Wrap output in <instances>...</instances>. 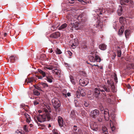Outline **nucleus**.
Listing matches in <instances>:
<instances>
[{
    "label": "nucleus",
    "instance_id": "1",
    "mask_svg": "<svg viewBox=\"0 0 134 134\" xmlns=\"http://www.w3.org/2000/svg\"><path fill=\"white\" fill-rule=\"evenodd\" d=\"M45 113L42 115H40L39 116H37L36 118L38 121L41 122L46 121H49L51 119L50 114L48 112V110L46 108L44 109Z\"/></svg>",
    "mask_w": 134,
    "mask_h": 134
},
{
    "label": "nucleus",
    "instance_id": "2",
    "mask_svg": "<svg viewBox=\"0 0 134 134\" xmlns=\"http://www.w3.org/2000/svg\"><path fill=\"white\" fill-rule=\"evenodd\" d=\"M52 104L56 112H59L61 110V103L58 99L54 98L52 100Z\"/></svg>",
    "mask_w": 134,
    "mask_h": 134
},
{
    "label": "nucleus",
    "instance_id": "3",
    "mask_svg": "<svg viewBox=\"0 0 134 134\" xmlns=\"http://www.w3.org/2000/svg\"><path fill=\"white\" fill-rule=\"evenodd\" d=\"M120 4L122 5H128L129 4L130 5H132L133 4V2L132 0H120Z\"/></svg>",
    "mask_w": 134,
    "mask_h": 134
},
{
    "label": "nucleus",
    "instance_id": "4",
    "mask_svg": "<svg viewBox=\"0 0 134 134\" xmlns=\"http://www.w3.org/2000/svg\"><path fill=\"white\" fill-rule=\"evenodd\" d=\"M72 28H74L76 30L81 29H82L83 26V25H81L80 23H75L72 25Z\"/></svg>",
    "mask_w": 134,
    "mask_h": 134
},
{
    "label": "nucleus",
    "instance_id": "5",
    "mask_svg": "<svg viewBox=\"0 0 134 134\" xmlns=\"http://www.w3.org/2000/svg\"><path fill=\"white\" fill-rule=\"evenodd\" d=\"M90 126L91 128L93 131H98V126L96 122H90Z\"/></svg>",
    "mask_w": 134,
    "mask_h": 134
},
{
    "label": "nucleus",
    "instance_id": "6",
    "mask_svg": "<svg viewBox=\"0 0 134 134\" xmlns=\"http://www.w3.org/2000/svg\"><path fill=\"white\" fill-rule=\"evenodd\" d=\"M99 111L98 110L95 109L91 112L90 116L93 118H95L99 115Z\"/></svg>",
    "mask_w": 134,
    "mask_h": 134
},
{
    "label": "nucleus",
    "instance_id": "7",
    "mask_svg": "<svg viewBox=\"0 0 134 134\" xmlns=\"http://www.w3.org/2000/svg\"><path fill=\"white\" fill-rule=\"evenodd\" d=\"M60 33L59 32H54L50 36V37L54 38H56L60 36Z\"/></svg>",
    "mask_w": 134,
    "mask_h": 134
},
{
    "label": "nucleus",
    "instance_id": "8",
    "mask_svg": "<svg viewBox=\"0 0 134 134\" xmlns=\"http://www.w3.org/2000/svg\"><path fill=\"white\" fill-rule=\"evenodd\" d=\"M70 116L71 117L73 118H74L75 119H76L77 122H78V120L80 121L81 120V119L79 118H76V115L75 114V112L74 110H73L71 111Z\"/></svg>",
    "mask_w": 134,
    "mask_h": 134
},
{
    "label": "nucleus",
    "instance_id": "9",
    "mask_svg": "<svg viewBox=\"0 0 134 134\" xmlns=\"http://www.w3.org/2000/svg\"><path fill=\"white\" fill-rule=\"evenodd\" d=\"M104 117L106 121H108L109 119V115L108 110L107 109H106L104 111Z\"/></svg>",
    "mask_w": 134,
    "mask_h": 134
},
{
    "label": "nucleus",
    "instance_id": "10",
    "mask_svg": "<svg viewBox=\"0 0 134 134\" xmlns=\"http://www.w3.org/2000/svg\"><path fill=\"white\" fill-rule=\"evenodd\" d=\"M9 59H10V62L11 63H14L18 60V58L15 55L10 56Z\"/></svg>",
    "mask_w": 134,
    "mask_h": 134
},
{
    "label": "nucleus",
    "instance_id": "11",
    "mask_svg": "<svg viewBox=\"0 0 134 134\" xmlns=\"http://www.w3.org/2000/svg\"><path fill=\"white\" fill-rule=\"evenodd\" d=\"M58 122L59 126L61 127L63 126L64 125L63 121V118L60 116H59L58 117Z\"/></svg>",
    "mask_w": 134,
    "mask_h": 134
},
{
    "label": "nucleus",
    "instance_id": "12",
    "mask_svg": "<svg viewBox=\"0 0 134 134\" xmlns=\"http://www.w3.org/2000/svg\"><path fill=\"white\" fill-rule=\"evenodd\" d=\"M78 44L79 42H78L77 39H75L73 42L71 46L73 48L75 49L76 47L78 45Z\"/></svg>",
    "mask_w": 134,
    "mask_h": 134
},
{
    "label": "nucleus",
    "instance_id": "13",
    "mask_svg": "<svg viewBox=\"0 0 134 134\" xmlns=\"http://www.w3.org/2000/svg\"><path fill=\"white\" fill-rule=\"evenodd\" d=\"M46 78H45L48 82L51 83L52 82V79L53 78L52 76L48 75H46Z\"/></svg>",
    "mask_w": 134,
    "mask_h": 134
},
{
    "label": "nucleus",
    "instance_id": "14",
    "mask_svg": "<svg viewBox=\"0 0 134 134\" xmlns=\"http://www.w3.org/2000/svg\"><path fill=\"white\" fill-rule=\"evenodd\" d=\"M94 94L96 98H98L99 95L100 94V90L98 88H96L94 90Z\"/></svg>",
    "mask_w": 134,
    "mask_h": 134
},
{
    "label": "nucleus",
    "instance_id": "15",
    "mask_svg": "<svg viewBox=\"0 0 134 134\" xmlns=\"http://www.w3.org/2000/svg\"><path fill=\"white\" fill-rule=\"evenodd\" d=\"M57 65H58L57 64H56L55 65H50L48 67H46L45 69H47L50 70H53V69H54L57 67Z\"/></svg>",
    "mask_w": 134,
    "mask_h": 134
},
{
    "label": "nucleus",
    "instance_id": "16",
    "mask_svg": "<svg viewBox=\"0 0 134 134\" xmlns=\"http://www.w3.org/2000/svg\"><path fill=\"white\" fill-rule=\"evenodd\" d=\"M118 14L119 15H121L122 13V7L121 6H119L117 10Z\"/></svg>",
    "mask_w": 134,
    "mask_h": 134
},
{
    "label": "nucleus",
    "instance_id": "17",
    "mask_svg": "<svg viewBox=\"0 0 134 134\" xmlns=\"http://www.w3.org/2000/svg\"><path fill=\"white\" fill-rule=\"evenodd\" d=\"M52 71L53 73H55V74L56 75H60V70L57 69L56 68L52 70Z\"/></svg>",
    "mask_w": 134,
    "mask_h": 134
},
{
    "label": "nucleus",
    "instance_id": "18",
    "mask_svg": "<svg viewBox=\"0 0 134 134\" xmlns=\"http://www.w3.org/2000/svg\"><path fill=\"white\" fill-rule=\"evenodd\" d=\"M99 48L102 50H104L106 49L107 45L105 44H100L99 45Z\"/></svg>",
    "mask_w": 134,
    "mask_h": 134
},
{
    "label": "nucleus",
    "instance_id": "19",
    "mask_svg": "<svg viewBox=\"0 0 134 134\" xmlns=\"http://www.w3.org/2000/svg\"><path fill=\"white\" fill-rule=\"evenodd\" d=\"M36 80L35 77H31L28 79L27 83H31L32 82H36Z\"/></svg>",
    "mask_w": 134,
    "mask_h": 134
},
{
    "label": "nucleus",
    "instance_id": "20",
    "mask_svg": "<svg viewBox=\"0 0 134 134\" xmlns=\"http://www.w3.org/2000/svg\"><path fill=\"white\" fill-rule=\"evenodd\" d=\"M102 22H100V21H98L96 24V25L95 26V27H98L99 29L102 28Z\"/></svg>",
    "mask_w": 134,
    "mask_h": 134
},
{
    "label": "nucleus",
    "instance_id": "21",
    "mask_svg": "<svg viewBox=\"0 0 134 134\" xmlns=\"http://www.w3.org/2000/svg\"><path fill=\"white\" fill-rule=\"evenodd\" d=\"M67 26V24L65 23L62 25L59 28V30H64Z\"/></svg>",
    "mask_w": 134,
    "mask_h": 134
},
{
    "label": "nucleus",
    "instance_id": "22",
    "mask_svg": "<svg viewBox=\"0 0 134 134\" xmlns=\"http://www.w3.org/2000/svg\"><path fill=\"white\" fill-rule=\"evenodd\" d=\"M112 120H110V123L111 122V123L113 125H115L116 124V122L115 118L113 116L112 117Z\"/></svg>",
    "mask_w": 134,
    "mask_h": 134
},
{
    "label": "nucleus",
    "instance_id": "23",
    "mask_svg": "<svg viewBox=\"0 0 134 134\" xmlns=\"http://www.w3.org/2000/svg\"><path fill=\"white\" fill-rule=\"evenodd\" d=\"M38 71L40 74H42L43 77H46V75H47L44 72L40 69H38Z\"/></svg>",
    "mask_w": 134,
    "mask_h": 134
},
{
    "label": "nucleus",
    "instance_id": "24",
    "mask_svg": "<svg viewBox=\"0 0 134 134\" xmlns=\"http://www.w3.org/2000/svg\"><path fill=\"white\" fill-rule=\"evenodd\" d=\"M124 27L123 26H122L119 31V35H121L122 34L124 31Z\"/></svg>",
    "mask_w": 134,
    "mask_h": 134
},
{
    "label": "nucleus",
    "instance_id": "25",
    "mask_svg": "<svg viewBox=\"0 0 134 134\" xmlns=\"http://www.w3.org/2000/svg\"><path fill=\"white\" fill-rule=\"evenodd\" d=\"M103 88L104 89V90L107 92H110V90L109 88L106 85H104L103 86Z\"/></svg>",
    "mask_w": 134,
    "mask_h": 134
},
{
    "label": "nucleus",
    "instance_id": "26",
    "mask_svg": "<svg viewBox=\"0 0 134 134\" xmlns=\"http://www.w3.org/2000/svg\"><path fill=\"white\" fill-rule=\"evenodd\" d=\"M34 94L36 96H38L40 95V93L37 90L34 89L33 90Z\"/></svg>",
    "mask_w": 134,
    "mask_h": 134
},
{
    "label": "nucleus",
    "instance_id": "27",
    "mask_svg": "<svg viewBox=\"0 0 134 134\" xmlns=\"http://www.w3.org/2000/svg\"><path fill=\"white\" fill-rule=\"evenodd\" d=\"M88 79H86L85 80H84L82 86H86L88 84Z\"/></svg>",
    "mask_w": 134,
    "mask_h": 134
},
{
    "label": "nucleus",
    "instance_id": "28",
    "mask_svg": "<svg viewBox=\"0 0 134 134\" xmlns=\"http://www.w3.org/2000/svg\"><path fill=\"white\" fill-rule=\"evenodd\" d=\"M125 36L126 38H128L130 34L129 31L128 30H126L125 32Z\"/></svg>",
    "mask_w": 134,
    "mask_h": 134
},
{
    "label": "nucleus",
    "instance_id": "29",
    "mask_svg": "<svg viewBox=\"0 0 134 134\" xmlns=\"http://www.w3.org/2000/svg\"><path fill=\"white\" fill-rule=\"evenodd\" d=\"M40 85H42L44 88H45L48 86V84L46 83L41 82L40 83Z\"/></svg>",
    "mask_w": 134,
    "mask_h": 134
},
{
    "label": "nucleus",
    "instance_id": "30",
    "mask_svg": "<svg viewBox=\"0 0 134 134\" xmlns=\"http://www.w3.org/2000/svg\"><path fill=\"white\" fill-rule=\"evenodd\" d=\"M80 94L82 96H85V90H84L82 89H81V90L80 91Z\"/></svg>",
    "mask_w": 134,
    "mask_h": 134
},
{
    "label": "nucleus",
    "instance_id": "31",
    "mask_svg": "<svg viewBox=\"0 0 134 134\" xmlns=\"http://www.w3.org/2000/svg\"><path fill=\"white\" fill-rule=\"evenodd\" d=\"M120 22V23H124L125 21V18H124L123 17H120L119 19Z\"/></svg>",
    "mask_w": 134,
    "mask_h": 134
},
{
    "label": "nucleus",
    "instance_id": "32",
    "mask_svg": "<svg viewBox=\"0 0 134 134\" xmlns=\"http://www.w3.org/2000/svg\"><path fill=\"white\" fill-rule=\"evenodd\" d=\"M95 59V60L97 62H100V59L99 58V56L98 55H96Z\"/></svg>",
    "mask_w": 134,
    "mask_h": 134
},
{
    "label": "nucleus",
    "instance_id": "33",
    "mask_svg": "<svg viewBox=\"0 0 134 134\" xmlns=\"http://www.w3.org/2000/svg\"><path fill=\"white\" fill-rule=\"evenodd\" d=\"M70 81L71 82H72V83L73 84H75V83L74 82V79H73V77L71 76H70Z\"/></svg>",
    "mask_w": 134,
    "mask_h": 134
},
{
    "label": "nucleus",
    "instance_id": "34",
    "mask_svg": "<svg viewBox=\"0 0 134 134\" xmlns=\"http://www.w3.org/2000/svg\"><path fill=\"white\" fill-rule=\"evenodd\" d=\"M56 53L58 54H60L62 53L61 50L58 48H57L56 50Z\"/></svg>",
    "mask_w": 134,
    "mask_h": 134
},
{
    "label": "nucleus",
    "instance_id": "35",
    "mask_svg": "<svg viewBox=\"0 0 134 134\" xmlns=\"http://www.w3.org/2000/svg\"><path fill=\"white\" fill-rule=\"evenodd\" d=\"M24 130L26 132H28V128L26 125H25L23 127Z\"/></svg>",
    "mask_w": 134,
    "mask_h": 134
},
{
    "label": "nucleus",
    "instance_id": "36",
    "mask_svg": "<svg viewBox=\"0 0 134 134\" xmlns=\"http://www.w3.org/2000/svg\"><path fill=\"white\" fill-rule=\"evenodd\" d=\"M81 114L82 116H86L87 113L85 110H82L81 111Z\"/></svg>",
    "mask_w": 134,
    "mask_h": 134
},
{
    "label": "nucleus",
    "instance_id": "37",
    "mask_svg": "<svg viewBox=\"0 0 134 134\" xmlns=\"http://www.w3.org/2000/svg\"><path fill=\"white\" fill-rule=\"evenodd\" d=\"M81 3L83 4H85L84 3L87 4L88 3H89V1L88 0H82L81 2Z\"/></svg>",
    "mask_w": 134,
    "mask_h": 134
},
{
    "label": "nucleus",
    "instance_id": "38",
    "mask_svg": "<svg viewBox=\"0 0 134 134\" xmlns=\"http://www.w3.org/2000/svg\"><path fill=\"white\" fill-rule=\"evenodd\" d=\"M102 130L103 132H108L107 129L105 126H103L102 127Z\"/></svg>",
    "mask_w": 134,
    "mask_h": 134
},
{
    "label": "nucleus",
    "instance_id": "39",
    "mask_svg": "<svg viewBox=\"0 0 134 134\" xmlns=\"http://www.w3.org/2000/svg\"><path fill=\"white\" fill-rule=\"evenodd\" d=\"M117 52L118 54V56L119 57H120L121 56V51L120 50H118Z\"/></svg>",
    "mask_w": 134,
    "mask_h": 134
},
{
    "label": "nucleus",
    "instance_id": "40",
    "mask_svg": "<svg viewBox=\"0 0 134 134\" xmlns=\"http://www.w3.org/2000/svg\"><path fill=\"white\" fill-rule=\"evenodd\" d=\"M83 106H84L86 107H87L89 106V104L88 102L84 101L83 103Z\"/></svg>",
    "mask_w": 134,
    "mask_h": 134
},
{
    "label": "nucleus",
    "instance_id": "41",
    "mask_svg": "<svg viewBox=\"0 0 134 134\" xmlns=\"http://www.w3.org/2000/svg\"><path fill=\"white\" fill-rule=\"evenodd\" d=\"M25 105L24 104H21L20 105V108H23V109H24L25 111H27V110L25 108Z\"/></svg>",
    "mask_w": 134,
    "mask_h": 134
},
{
    "label": "nucleus",
    "instance_id": "42",
    "mask_svg": "<svg viewBox=\"0 0 134 134\" xmlns=\"http://www.w3.org/2000/svg\"><path fill=\"white\" fill-rule=\"evenodd\" d=\"M66 17L69 21H72V20L71 18V15L70 14H68L67 16H66Z\"/></svg>",
    "mask_w": 134,
    "mask_h": 134
},
{
    "label": "nucleus",
    "instance_id": "43",
    "mask_svg": "<svg viewBox=\"0 0 134 134\" xmlns=\"http://www.w3.org/2000/svg\"><path fill=\"white\" fill-rule=\"evenodd\" d=\"M81 132V129H79L77 131L74 132V133L75 134H80Z\"/></svg>",
    "mask_w": 134,
    "mask_h": 134
},
{
    "label": "nucleus",
    "instance_id": "44",
    "mask_svg": "<svg viewBox=\"0 0 134 134\" xmlns=\"http://www.w3.org/2000/svg\"><path fill=\"white\" fill-rule=\"evenodd\" d=\"M33 86L35 87V88L37 89L40 91H42L41 88L38 86H36L35 85H34Z\"/></svg>",
    "mask_w": 134,
    "mask_h": 134
},
{
    "label": "nucleus",
    "instance_id": "45",
    "mask_svg": "<svg viewBox=\"0 0 134 134\" xmlns=\"http://www.w3.org/2000/svg\"><path fill=\"white\" fill-rule=\"evenodd\" d=\"M107 82L108 84L110 85L114 83L112 81H111V80H108Z\"/></svg>",
    "mask_w": 134,
    "mask_h": 134
},
{
    "label": "nucleus",
    "instance_id": "46",
    "mask_svg": "<svg viewBox=\"0 0 134 134\" xmlns=\"http://www.w3.org/2000/svg\"><path fill=\"white\" fill-rule=\"evenodd\" d=\"M90 60L91 62H94L95 61V58L93 57H91L90 59Z\"/></svg>",
    "mask_w": 134,
    "mask_h": 134
},
{
    "label": "nucleus",
    "instance_id": "47",
    "mask_svg": "<svg viewBox=\"0 0 134 134\" xmlns=\"http://www.w3.org/2000/svg\"><path fill=\"white\" fill-rule=\"evenodd\" d=\"M111 119L112 118V117H114L115 118V113L113 111L111 112Z\"/></svg>",
    "mask_w": 134,
    "mask_h": 134
},
{
    "label": "nucleus",
    "instance_id": "48",
    "mask_svg": "<svg viewBox=\"0 0 134 134\" xmlns=\"http://www.w3.org/2000/svg\"><path fill=\"white\" fill-rule=\"evenodd\" d=\"M110 125L111 130L113 131L115 129V125H113V126H111V122L110 123Z\"/></svg>",
    "mask_w": 134,
    "mask_h": 134
},
{
    "label": "nucleus",
    "instance_id": "49",
    "mask_svg": "<svg viewBox=\"0 0 134 134\" xmlns=\"http://www.w3.org/2000/svg\"><path fill=\"white\" fill-rule=\"evenodd\" d=\"M73 129L74 130H73V131L74 132H74H76L77 131V127L76 126H74L73 127Z\"/></svg>",
    "mask_w": 134,
    "mask_h": 134
},
{
    "label": "nucleus",
    "instance_id": "50",
    "mask_svg": "<svg viewBox=\"0 0 134 134\" xmlns=\"http://www.w3.org/2000/svg\"><path fill=\"white\" fill-rule=\"evenodd\" d=\"M24 116H25L26 119L30 118V116L27 114L26 113H24Z\"/></svg>",
    "mask_w": 134,
    "mask_h": 134
},
{
    "label": "nucleus",
    "instance_id": "51",
    "mask_svg": "<svg viewBox=\"0 0 134 134\" xmlns=\"http://www.w3.org/2000/svg\"><path fill=\"white\" fill-rule=\"evenodd\" d=\"M83 80H84L83 79H80L79 80V83L82 86V84L83 83Z\"/></svg>",
    "mask_w": 134,
    "mask_h": 134
},
{
    "label": "nucleus",
    "instance_id": "52",
    "mask_svg": "<svg viewBox=\"0 0 134 134\" xmlns=\"http://www.w3.org/2000/svg\"><path fill=\"white\" fill-rule=\"evenodd\" d=\"M114 79L115 81V82L117 83L118 82V79H117V77L116 75V74L114 76Z\"/></svg>",
    "mask_w": 134,
    "mask_h": 134
},
{
    "label": "nucleus",
    "instance_id": "53",
    "mask_svg": "<svg viewBox=\"0 0 134 134\" xmlns=\"http://www.w3.org/2000/svg\"><path fill=\"white\" fill-rule=\"evenodd\" d=\"M110 86L111 87V88L112 90H114L115 88V86L114 83L110 85Z\"/></svg>",
    "mask_w": 134,
    "mask_h": 134
},
{
    "label": "nucleus",
    "instance_id": "54",
    "mask_svg": "<svg viewBox=\"0 0 134 134\" xmlns=\"http://www.w3.org/2000/svg\"><path fill=\"white\" fill-rule=\"evenodd\" d=\"M100 90V91L102 92L103 94V95L105 96H106V95L104 90Z\"/></svg>",
    "mask_w": 134,
    "mask_h": 134
},
{
    "label": "nucleus",
    "instance_id": "55",
    "mask_svg": "<svg viewBox=\"0 0 134 134\" xmlns=\"http://www.w3.org/2000/svg\"><path fill=\"white\" fill-rule=\"evenodd\" d=\"M69 3L71 4H72L74 3V0H68Z\"/></svg>",
    "mask_w": 134,
    "mask_h": 134
},
{
    "label": "nucleus",
    "instance_id": "56",
    "mask_svg": "<svg viewBox=\"0 0 134 134\" xmlns=\"http://www.w3.org/2000/svg\"><path fill=\"white\" fill-rule=\"evenodd\" d=\"M97 10L98 12H99L100 14H102V10L101 9L98 8L97 9Z\"/></svg>",
    "mask_w": 134,
    "mask_h": 134
},
{
    "label": "nucleus",
    "instance_id": "57",
    "mask_svg": "<svg viewBox=\"0 0 134 134\" xmlns=\"http://www.w3.org/2000/svg\"><path fill=\"white\" fill-rule=\"evenodd\" d=\"M39 104L38 102L37 101H35L34 102V104L35 105H37Z\"/></svg>",
    "mask_w": 134,
    "mask_h": 134
},
{
    "label": "nucleus",
    "instance_id": "58",
    "mask_svg": "<svg viewBox=\"0 0 134 134\" xmlns=\"http://www.w3.org/2000/svg\"><path fill=\"white\" fill-rule=\"evenodd\" d=\"M68 54H69V55L71 56L72 55V52H70V51H68Z\"/></svg>",
    "mask_w": 134,
    "mask_h": 134
},
{
    "label": "nucleus",
    "instance_id": "59",
    "mask_svg": "<svg viewBox=\"0 0 134 134\" xmlns=\"http://www.w3.org/2000/svg\"><path fill=\"white\" fill-rule=\"evenodd\" d=\"M56 29V28L53 26H52V27L51 28V30H54L55 29Z\"/></svg>",
    "mask_w": 134,
    "mask_h": 134
},
{
    "label": "nucleus",
    "instance_id": "60",
    "mask_svg": "<svg viewBox=\"0 0 134 134\" xmlns=\"http://www.w3.org/2000/svg\"><path fill=\"white\" fill-rule=\"evenodd\" d=\"M25 112L24 111H23L22 110L20 111V114L21 115H24V113Z\"/></svg>",
    "mask_w": 134,
    "mask_h": 134
},
{
    "label": "nucleus",
    "instance_id": "61",
    "mask_svg": "<svg viewBox=\"0 0 134 134\" xmlns=\"http://www.w3.org/2000/svg\"><path fill=\"white\" fill-rule=\"evenodd\" d=\"M26 121L27 122H30V118L26 119Z\"/></svg>",
    "mask_w": 134,
    "mask_h": 134
},
{
    "label": "nucleus",
    "instance_id": "62",
    "mask_svg": "<svg viewBox=\"0 0 134 134\" xmlns=\"http://www.w3.org/2000/svg\"><path fill=\"white\" fill-rule=\"evenodd\" d=\"M98 121L99 122H101L102 121V119L101 118H99L97 119Z\"/></svg>",
    "mask_w": 134,
    "mask_h": 134
},
{
    "label": "nucleus",
    "instance_id": "63",
    "mask_svg": "<svg viewBox=\"0 0 134 134\" xmlns=\"http://www.w3.org/2000/svg\"><path fill=\"white\" fill-rule=\"evenodd\" d=\"M82 48L85 49L87 48V46L86 45L82 46H81Z\"/></svg>",
    "mask_w": 134,
    "mask_h": 134
},
{
    "label": "nucleus",
    "instance_id": "64",
    "mask_svg": "<svg viewBox=\"0 0 134 134\" xmlns=\"http://www.w3.org/2000/svg\"><path fill=\"white\" fill-rule=\"evenodd\" d=\"M82 74H83V75L84 76H85L86 75V72H84V71H82L81 72Z\"/></svg>",
    "mask_w": 134,
    "mask_h": 134
}]
</instances>
